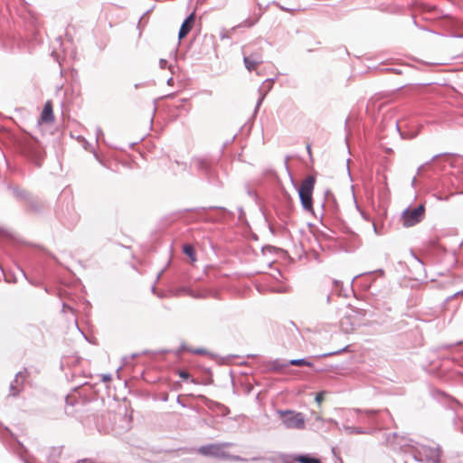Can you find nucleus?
I'll return each mask as SVG.
<instances>
[{"mask_svg": "<svg viewBox=\"0 0 463 463\" xmlns=\"http://www.w3.org/2000/svg\"><path fill=\"white\" fill-rule=\"evenodd\" d=\"M291 182L298 190L302 208L305 211L313 213V192L316 184V176L313 175H307L298 187H297L292 177Z\"/></svg>", "mask_w": 463, "mask_h": 463, "instance_id": "nucleus-1", "label": "nucleus"}, {"mask_svg": "<svg viewBox=\"0 0 463 463\" xmlns=\"http://www.w3.org/2000/svg\"><path fill=\"white\" fill-rule=\"evenodd\" d=\"M21 153L37 167L42 165L44 151L40 142L33 138H25L20 145Z\"/></svg>", "mask_w": 463, "mask_h": 463, "instance_id": "nucleus-2", "label": "nucleus"}, {"mask_svg": "<svg viewBox=\"0 0 463 463\" xmlns=\"http://www.w3.org/2000/svg\"><path fill=\"white\" fill-rule=\"evenodd\" d=\"M413 458L422 463H439L441 451L439 447L432 448L426 445H418L414 448Z\"/></svg>", "mask_w": 463, "mask_h": 463, "instance_id": "nucleus-3", "label": "nucleus"}, {"mask_svg": "<svg viewBox=\"0 0 463 463\" xmlns=\"http://www.w3.org/2000/svg\"><path fill=\"white\" fill-rule=\"evenodd\" d=\"M281 421L287 429H305V418L301 412L291 410L279 411Z\"/></svg>", "mask_w": 463, "mask_h": 463, "instance_id": "nucleus-4", "label": "nucleus"}, {"mask_svg": "<svg viewBox=\"0 0 463 463\" xmlns=\"http://www.w3.org/2000/svg\"><path fill=\"white\" fill-rule=\"evenodd\" d=\"M425 215V205L419 204L414 208L407 207L402 213V224L404 227H412L421 222Z\"/></svg>", "mask_w": 463, "mask_h": 463, "instance_id": "nucleus-5", "label": "nucleus"}, {"mask_svg": "<svg viewBox=\"0 0 463 463\" xmlns=\"http://www.w3.org/2000/svg\"><path fill=\"white\" fill-rule=\"evenodd\" d=\"M192 165H194L196 170L200 172L210 184H215L216 172L210 161L204 158H194L192 161Z\"/></svg>", "mask_w": 463, "mask_h": 463, "instance_id": "nucleus-6", "label": "nucleus"}, {"mask_svg": "<svg viewBox=\"0 0 463 463\" xmlns=\"http://www.w3.org/2000/svg\"><path fill=\"white\" fill-rule=\"evenodd\" d=\"M223 444H207L201 446L198 451L203 456L226 459L230 457V454L223 450Z\"/></svg>", "mask_w": 463, "mask_h": 463, "instance_id": "nucleus-7", "label": "nucleus"}, {"mask_svg": "<svg viewBox=\"0 0 463 463\" xmlns=\"http://www.w3.org/2000/svg\"><path fill=\"white\" fill-rule=\"evenodd\" d=\"M25 374L22 372H18L14 379L10 383L9 385V395L10 397L16 398L23 392L24 388Z\"/></svg>", "mask_w": 463, "mask_h": 463, "instance_id": "nucleus-8", "label": "nucleus"}, {"mask_svg": "<svg viewBox=\"0 0 463 463\" xmlns=\"http://www.w3.org/2000/svg\"><path fill=\"white\" fill-rule=\"evenodd\" d=\"M195 22V14L194 12L191 13L182 23L179 32L178 38L179 40L184 39L192 30Z\"/></svg>", "mask_w": 463, "mask_h": 463, "instance_id": "nucleus-9", "label": "nucleus"}, {"mask_svg": "<svg viewBox=\"0 0 463 463\" xmlns=\"http://www.w3.org/2000/svg\"><path fill=\"white\" fill-rule=\"evenodd\" d=\"M61 221L69 228L74 227L80 220V215L74 211L72 207L67 206V214L63 213L59 215Z\"/></svg>", "mask_w": 463, "mask_h": 463, "instance_id": "nucleus-10", "label": "nucleus"}, {"mask_svg": "<svg viewBox=\"0 0 463 463\" xmlns=\"http://www.w3.org/2000/svg\"><path fill=\"white\" fill-rule=\"evenodd\" d=\"M373 274H379L381 276H383L384 270L383 269H378L373 271L364 272V273L357 275L354 279H363L364 278V282H363V287L367 289L373 284V280L371 278Z\"/></svg>", "mask_w": 463, "mask_h": 463, "instance_id": "nucleus-11", "label": "nucleus"}, {"mask_svg": "<svg viewBox=\"0 0 463 463\" xmlns=\"http://www.w3.org/2000/svg\"><path fill=\"white\" fill-rule=\"evenodd\" d=\"M41 120L44 123H51L54 120L52 103L51 100L45 102L41 113Z\"/></svg>", "mask_w": 463, "mask_h": 463, "instance_id": "nucleus-12", "label": "nucleus"}, {"mask_svg": "<svg viewBox=\"0 0 463 463\" xmlns=\"http://www.w3.org/2000/svg\"><path fill=\"white\" fill-rule=\"evenodd\" d=\"M345 232L347 234V240L349 241V249L347 250H355L361 244L358 234L351 231L348 227L345 228Z\"/></svg>", "mask_w": 463, "mask_h": 463, "instance_id": "nucleus-13", "label": "nucleus"}, {"mask_svg": "<svg viewBox=\"0 0 463 463\" xmlns=\"http://www.w3.org/2000/svg\"><path fill=\"white\" fill-rule=\"evenodd\" d=\"M432 250L438 254H442L443 259H447L452 265H455L457 262L456 257L452 252L448 251L443 247L439 246L437 243H432Z\"/></svg>", "mask_w": 463, "mask_h": 463, "instance_id": "nucleus-14", "label": "nucleus"}, {"mask_svg": "<svg viewBox=\"0 0 463 463\" xmlns=\"http://www.w3.org/2000/svg\"><path fill=\"white\" fill-rule=\"evenodd\" d=\"M65 413L67 415H73L75 411L72 409L77 404H80V400L73 394H68L65 397Z\"/></svg>", "mask_w": 463, "mask_h": 463, "instance_id": "nucleus-15", "label": "nucleus"}, {"mask_svg": "<svg viewBox=\"0 0 463 463\" xmlns=\"http://www.w3.org/2000/svg\"><path fill=\"white\" fill-rule=\"evenodd\" d=\"M29 209L34 213H42L44 208V203L35 198L33 195L26 202Z\"/></svg>", "mask_w": 463, "mask_h": 463, "instance_id": "nucleus-16", "label": "nucleus"}, {"mask_svg": "<svg viewBox=\"0 0 463 463\" xmlns=\"http://www.w3.org/2000/svg\"><path fill=\"white\" fill-rule=\"evenodd\" d=\"M292 459L298 463H322L319 458L310 454H296L292 456Z\"/></svg>", "mask_w": 463, "mask_h": 463, "instance_id": "nucleus-17", "label": "nucleus"}, {"mask_svg": "<svg viewBox=\"0 0 463 463\" xmlns=\"http://www.w3.org/2000/svg\"><path fill=\"white\" fill-rule=\"evenodd\" d=\"M13 192L14 196L17 200L24 201L25 203L30 199V197L33 195L28 191L22 189L20 187L14 186L10 188Z\"/></svg>", "mask_w": 463, "mask_h": 463, "instance_id": "nucleus-18", "label": "nucleus"}, {"mask_svg": "<svg viewBox=\"0 0 463 463\" xmlns=\"http://www.w3.org/2000/svg\"><path fill=\"white\" fill-rule=\"evenodd\" d=\"M340 326L345 334H350L354 331L356 325L351 321V316H345L341 321Z\"/></svg>", "mask_w": 463, "mask_h": 463, "instance_id": "nucleus-19", "label": "nucleus"}, {"mask_svg": "<svg viewBox=\"0 0 463 463\" xmlns=\"http://www.w3.org/2000/svg\"><path fill=\"white\" fill-rule=\"evenodd\" d=\"M287 366H288V361L283 362L279 359H275L273 361H270L269 363L268 371L269 372H280L283 369H285Z\"/></svg>", "mask_w": 463, "mask_h": 463, "instance_id": "nucleus-20", "label": "nucleus"}, {"mask_svg": "<svg viewBox=\"0 0 463 463\" xmlns=\"http://www.w3.org/2000/svg\"><path fill=\"white\" fill-rule=\"evenodd\" d=\"M411 256L414 259V263L416 264L417 268H419L421 272L419 274V277L416 278V280H423L426 279V271L424 268V262L413 252L411 251Z\"/></svg>", "mask_w": 463, "mask_h": 463, "instance_id": "nucleus-21", "label": "nucleus"}, {"mask_svg": "<svg viewBox=\"0 0 463 463\" xmlns=\"http://www.w3.org/2000/svg\"><path fill=\"white\" fill-rule=\"evenodd\" d=\"M411 256L414 259V263L416 264L417 268H419L421 272L419 274V277L416 278V280H423L426 279V271L424 268V262L413 252L411 251Z\"/></svg>", "mask_w": 463, "mask_h": 463, "instance_id": "nucleus-22", "label": "nucleus"}, {"mask_svg": "<svg viewBox=\"0 0 463 463\" xmlns=\"http://www.w3.org/2000/svg\"><path fill=\"white\" fill-rule=\"evenodd\" d=\"M411 256L414 259V263L416 264L417 268H419L421 272L419 274V277L416 278V280H423L426 279V271L424 268V262L413 252L411 251Z\"/></svg>", "mask_w": 463, "mask_h": 463, "instance_id": "nucleus-23", "label": "nucleus"}, {"mask_svg": "<svg viewBox=\"0 0 463 463\" xmlns=\"http://www.w3.org/2000/svg\"><path fill=\"white\" fill-rule=\"evenodd\" d=\"M207 210H219V211H222L225 213H227L228 215L230 216H234V213L228 210L227 208L223 207V206H210V207H199V208H194V209H187L188 212H192V211H194V212H200V211H207Z\"/></svg>", "mask_w": 463, "mask_h": 463, "instance_id": "nucleus-24", "label": "nucleus"}, {"mask_svg": "<svg viewBox=\"0 0 463 463\" xmlns=\"http://www.w3.org/2000/svg\"><path fill=\"white\" fill-rule=\"evenodd\" d=\"M61 453V449L52 448L49 455L47 456V461L49 463H58L57 458L60 457Z\"/></svg>", "mask_w": 463, "mask_h": 463, "instance_id": "nucleus-25", "label": "nucleus"}, {"mask_svg": "<svg viewBox=\"0 0 463 463\" xmlns=\"http://www.w3.org/2000/svg\"><path fill=\"white\" fill-rule=\"evenodd\" d=\"M183 252L188 256L192 261H194L196 260V253L195 250L193 245L191 244H184L183 246Z\"/></svg>", "mask_w": 463, "mask_h": 463, "instance_id": "nucleus-26", "label": "nucleus"}, {"mask_svg": "<svg viewBox=\"0 0 463 463\" xmlns=\"http://www.w3.org/2000/svg\"><path fill=\"white\" fill-rule=\"evenodd\" d=\"M326 200H327V207L328 208H331L332 211L335 213L337 209V203H336V201L334 197V195L330 193V191H326Z\"/></svg>", "mask_w": 463, "mask_h": 463, "instance_id": "nucleus-27", "label": "nucleus"}, {"mask_svg": "<svg viewBox=\"0 0 463 463\" xmlns=\"http://www.w3.org/2000/svg\"><path fill=\"white\" fill-rule=\"evenodd\" d=\"M243 62H244L246 69L249 71H255L257 69V66L259 65L258 61H251V60H250V58H247L245 54L243 56Z\"/></svg>", "mask_w": 463, "mask_h": 463, "instance_id": "nucleus-28", "label": "nucleus"}, {"mask_svg": "<svg viewBox=\"0 0 463 463\" xmlns=\"http://www.w3.org/2000/svg\"><path fill=\"white\" fill-rule=\"evenodd\" d=\"M343 428L348 434H364V433H365L364 429L360 428V427H352V426L344 425Z\"/></svg>", "mask_w": 463, "mask_h": 463, "instance_id": "nucleus-29", "label": "nucleus"}, {"mask_svg": "<svg viewBox=\"0 0 463 463\" xmlns=\"http://www.w3.org/2000/svg\"><path fill=\"white\" fill-rule=\"evenodd\" d=\"M348 348V345L339 349V350H336V351H332V352H328V353H324V354H318L317 355L316 357L317 358H325V357H328V356H332V355H336V354H339L345 351H346Z\"/></svg>", "mask_w": 463, "mask_h": 463, "instance_id": "nucleus-30", "label": "nucleus"}, {"mask_svg": "<svg viewBox=\"0 0 463 463\" xmlns=\"http://www.w3.org/2000/svg\"><path fill=\"white\" fill-rule=\"evenodd\" d=\"M261 14H262L261 12H259L258 14H256L255 19L251 20V19L248 18V19L244 20L242 22V24H241V26H243V27H251V26H253L259 21V19L260 18Z\"/></svg>", "mask_w": 463, "mask_h": 463, "instance_id": "nucleus-31", "label": "nucleus"}, {"mask_svg": "<svg viewBox=\"0 0 463 463\" xmlns=\"http://www.w3.org/2000/svg\"><path fill=\"white\" fill-rule=\"evenodd\" d=\"M177 374L180 378H182L183 380H189L191 379V382L194 383H199L198 381H196L195 379L194 378H191V375L190 373L186 371V370H178L177 371Z\"/></svg>", "mask_w": 463, "mask_h": 463, "instance_id": "nucleus-32", "label": "nucleus"}, {"mask_svg": "<svg viewBox=\"0 0 463 463\" xmlns=\"http://www.w3.org/2000/svg\"><path fill=\"white\" fill-rule=\"evenodd\" d=\"M463 194V192H456V193H450L449 195L447 196H442V194L440 193H435L433 194V196L439 200V201H449V198L455 194Z\"/></svg>", "mask_w": 463, "mask_h": 463, "instance_id": "nucleus-33", "label": "nucleus"}, {"mask_svg": "<svg viewBox=\"0 0 463 463\" xmlns=\"http://www.w3.org/2000/svg\"><path fill=\"white\" fill-rule=\"evenodd\" d=\"M307 364V358L291 359L288 361V365L293 366H305Z\"/></svg>", "mask_w": 463, "mask_h": 463, "instance_id": "nucleus-34", "label": "nucleus"}, {"mask_svg": "<svg viewBox=\"0 0 463 463\" xmlns=\"http://www.w3.org/2000/svg\"><path fill=\"white\" fill-rule=\"evenodd\" d=\"M247 58H250L251 61H258L259 64L262 63V56L258 52H252L249 55H246Z\"/></svg>", "mask_w": 463, "mask_h": 463, "instance_id": "nucleus-35", "label": "nucleus"}, {"mask_svg": "<svg viewBox=\"0 0 463 463\" xmlns=\"http://www.w3.org/2000/svg\"><path fill=\"white\" fill-rule=\"evenodd\" d=\"M205 373H207V377L203 381V383L205 385L211 384L213 383V377H212V371L210 368L205 369Z\"/></svg>", "mask_w": 463, "mask_h": 463, "instance_id": "nucleus-36", "label": "nucleus"}, {"mask_svg": "<svg viewBox=\"0 0 463 463\" xmlns=\"http://www.w3.org/2000/svg\"><path fill=\"white\" fill-rule=\"evenodd\" d=\"M216 406L220 409L222 416H227L230 413V409L225 405L216 402Z\"/></svg>", "mask_w": 463, "mask_h": 463, "instance_id": "nucleus-37", "label": "nucleus"}, {"mask_svg": "<svg viewBox=\"0 0 463 463\" xmlns=\"http://www.w3.org/2000/svg\"><path fill=\"white\" fill-rule=\"evenodd\" d=\"M384 71H391V72H393L396 74H403L404 73V70L402 68H399V67H387L384 69Z\"/></svg>", "mask_w": 463, "mask_h": 463, "instance_id": "nucleus-38", "label": "nucleus"}, {"mask_svg": "<svg viewBox=\"0 0 463 463\" xmlns=\"http://www.w3.org/2000/svg\"><path fill=\"white\" fill-rule=\"evenodd\" d=\"M265 96H266V93H260V97H259V99L257 100V104H256L255 110H254L255 113H257V111L259 110V108L262 104V102H263V100L265 99Z\"/></svg>", "mask_w": 463, "mask_h": 463, "instance_id": "nucleus-39", "label": "nucleus"}, {"mask_svg": "<svg viewBox=\"0 0 463 463\" xmlns=\"http://www.w3.org/2000/svg\"><path fill=\"white\" fill-rule=\"evenodd\" d=\"M326 392H319L316 394L315 401L317 403H321L324 401Z\"/></svg>", "mask_w": 463, "mask_h": 463, "instance_id": "nucleus-40", "label": "nucleus"}, {"mask_svg": "<svg viewBox=\"0 0 463 463\" xmlns=\"http://www.w3.org/2000/svg\"><path fill=\"white\" fill-rule=\"evenodd\" d=\"M189 351L192 352L193 354H209V352L206 349H203V348H197V349L189 350Z\"/></svg>", "mask_w": 463, "mask_h": 463, "instance_id": "nucleus-41", "label": "nucleus"}, {"mask_svg": "<svg viewBox=\"0 0 463 463\" xmlns=\"http://www.w3.org/2000/svg\"><path fill=\"white\" fill-rule=\"evenodd\" d=\"M461 344V342H456V343H453V344H446V345H440V349H450V348H453L454 346H457V345H459Z\"/></svg>", "mask_w": 463, "mask_h": 463, "instance_id": "nucleus-42", "label": "nucleus"}, {"mask_svg": "<svg viewBox=\"0 0 463 463\" xmlns=\"http://www.w3.org/2000/svg\"><path fill=\"white\" fill-rule=\"evenodd\" d=\"M111 379H112V376L109 373H104L101 375V381L104 383H109L111 381Z\"/></svg>", "mask_w": 463, "mask_h": 463, "instance_id": "nucleus-43", "label": "nucleus"}, {"mask_svg": "<svg viewBox=\"0 0 463 463\" xmlns=\"http://www.w3.org/2000/svg\"><path fill=\"white\" fill-rule=\"evenodd\" d=\"M412 272L415 276V279L419 277V274L421 272V270L417 268L416 264H411Z\"/></svg>", "mask_w": 463, "mask_h": 463, "instance_id": "nucleus-44", "label": "nucleus"}, {"mask_svg": "<svg viewBox=\"0 0 463 463\" xmlns=\"http://www.w3.org/2000/svg\"><path fill=\"white\" fill-rule=\"evenodd\" d=\"M246 193L250 197H254V198L258 197L257 193L253 192L249 186H246Z\"/></svg>", "mask_w": 463, "mask_h": 463, "instance_id": "nucleus-45", "label": "nucleus"}, {"mask_svg": "<svg viewBox=\"0 0 463 463\" xmlns=\"http://www.w3.org/2000/svg\"><path fill=\"white\" fill-rule=\"evenodd\" d=\"M156 102H157V99H154V101H153V104H154V108H153V115H155V114H156V109H157V103H156ZM153 120H154V116H152V118H150V123H151V124L153 123Z\"/></svg>", "mask_w": 463, "mask_h": 463, "instance_id": "nucleus-46", "label": "nucleus"}, {"mask_svg": "<svg viewBox=\"0 0 463 463\" xmlns=\"http://www.w3.org/2000/svg\"><path fill=\"white\" fill-rule=\"evenodd\" d=\"M237 210H238V213H239V220L242 221V218L245 215V213H244V210H243L242 206H239Z\"/></svg>", "mask_w": 463, "mask_h": 463, "instance_id": "nucleus-47", "label": "nucleus"}, {"mask_svg": "<svg viewBox=\"0 0 463 463\" xmlns=\"http://www.w3.org/2000/svg\"><path fill=\"white\" fill-rule=\"evenodd\" d=\"M274 80L275 79H267L263 81V83H269V86H268V91L270 90V89L272 88V85L274 83Z\"/></svg>", "mask_w": 463, "mask_h": 463, "instance_id": "nucleus-48", "label": "nucleus"}, {"mask_svg": "<svg viewBox=\"0 0 463 463\" xmlns=\"http://www.w3.org/2000/svg\"><path fill=\"white\" fill-rule=\"evenodd\" d=\"M228 458H231L235 461H246L247 460V459L241 458V456H232V455H230V457Z\"/></svg>", "mask_w": 463, "mask_h": 463, "instance_id": "nucleus-49", "label": "nucleus"}, {"mask_svg": "<svg viewBox=\"0 0 463 463\" xmlns=\"http://www.w3.org/2000/svg\"><path fill=\"white\" fill-rule=\"evenodd\" d=\"M319 234L324 239H326V240H331L332 239V236L329 233L326 232L321 231V232H319Z\"/></svg>", "mask_w": 463, "mask_h": 463, "instance_id": "nucleus-50", "label": "nucleus"}, {"mask_svg": "<svg viewBox=\"0 0 463 463\" xmlns=\"http://www.w3.org/2000/svg\"><path fill=\"white\" fill-rule=\"evenodd\" d=\"M168 61L165 59H160L159 65L162 69H165Z\"/></svg>", "mask_w": 463, "mask_h": 463, "instance_id": "nucleus-51", "label": "nucleus"}, {"mask_svg": "<svg viewBox=\"0 0 463 463\" xmlns=\"http://www.w3.org/2000/svg\"><path fill=\"white\" fill-rule=\"evenodd\" d=\"M69 309L70 311L73 312V309L72 307H71L70 306H68L66 303H62V312H66V310Z\"/></svg>", "mask_w": 463, "mask_h": 463, "instance_id": "nucleus-52", "label": "nucleus"}, {"mask_svg": "<svg viewBox=\"0 0 463 463\" xmlns=\"http://www.w3.org/2000/svg\"><path fill=\"white\" fill-rule=\"evenodd\" d=\"M457 296H463V289L459 290V291L456 292L455 294L451 295L450 297H449L448 300L449 299H452V298H454Z\"/></svg>", "mask_w": 463, "mask_h": 463, "instance_id": "nucleus-53", "label": "nucleus"}, {"mask_svg": "<svg viewBox=\"0 0 463 463\" xmlns=\"http://www.w3.org/2000/svg\"><path fill=\"white\" fill-rule=\"evenodd\" d=\"M186 100H187V99H180V102H181V103H180L179 105H177V106H176V109H184V104H183V103H184V102H185Z\"/></svg>", "mask_w": 463, "mask_h": 463, "instance_id": "nucleus-54", "label": "nucleus"}, {"mask_svg": "<svg viewBox=\"0 0 463 463\" xmlns=\"http://www.w3.org/2000/svg\"><path fill=\"white\" fill-rule=\"evenodd\" d=\"M96 133H97V139L99 137V136H103L102 129L99 127L97 128Z\"/></svg>", "mask_w": 463, "mask_h": 463, "instance_id": "nucleus-55", "label": "nucleus"}, {"mask_svg": "<svg viewBox=\"0 0 463 463\" xmlns=\"http://www.w3.org/2000/svg\"><path fill=\"white\" fill-rule=\"evenodd\" d=\"M283 194H284V196H285V198L287 199V201H288V203H290V201H291V197H290L289 194H288L287 191H283Z\"/></svg>", "mask_w": 463, "mask_h": 463, "instance_id": "nucleus-56", "label": "nucleus"}, {"mask_svg": "<svg viewBox=\"0 0 463 463\" xmlns=\"http://www.w3.org/2000/svg\"><path fill=\"white\" fill-rule=\"evenodd\" d=\"M378 411H374V410H368V411H365V413H367L368 415L370 416H373V415H375Z\"/></svg>", "mask_w": 463, "mask_h": 463, "instance_id": "nucleus-57", "label": "nucleus"}, {"mask_svg": "<svg viewBox=\"0 0 463 463\" xmlns=\"http://www.w3.org/2000/svg\"><path fill=\"white\" fill-rule=\"evenodd\" d=\"M20 459L23 461V463H32L28 458L21 456Z\"/></svg>", "mask_w": 463, "mask_h": 463, "instance_id": "nucleus-58", "label": "nucleus"}, {"mask_svg": "<svg viewBox=\"0 0 463 463\" xmlns=\"http://www.w3.org/2000/svg\"><path fill=\"white\" fill-rule=\"evenodd\" d=\"M144 86H146V83H145V82H142V83H136V84L134 85L135 89H138V88H140V87H144Z\"/></svg>", "mask_w": 463, "mask_h": 463, "instance_id": "nucleus-59", "label": "nucleus"}, {"mask_svg": "<svg viewBox=\"0 0 463 463\" xmlns=\"http://www.w3.org/2000/svg\"><path fill=\"white\" fill-rule=\"evenodd\" d=\"M305 366L313 367L314 364L312 362H310L308 359H307V364H305Z\"/></svg>", "mask_w": 463, "mask_h": 463, "instance_id": "nucleus-60", "label": "nucleus"}, {"mask_svg": "<svg viewBox=\"0 0 463 463\" xmlns=\"http://www.w3.org/2000/svg\"><path fill=\"white\" fill-rule=\"evenodd\" d=\"M175 96V93H171V94H167V95L164 96V98L173 99Z\"/></svg>", "mask_w": 463, "mask_h": 463, "instance_id": "nucleus-61", "label": "nucleus"}, {"mask_svg": "<svg viewBox=\"0 0 463 463\" xmlns=\"http://www.w3.org/2000/svg\"><path fill=\"white\" fill-rule=\"evenodd\" d=\"M269 230L270 231L271 233H275V229L270 223L269 224Z\"/></svg>", "mask_w": 463, "mask_h": 463, "instance_id": "nucleus-62", "label": "nucleus"}, {"mask_svg": "<svg viewBox=\"0 0 463 463\" xmlns=\"http://www.w3.org/2000/svg\"><path fill=\"white\" fill-rule=\"evenodd\" d=\"M307 151L308 155L311 156V146L309 144L307 145Z\"/></svg>", "mask_w": 463, "mask_h": 463, "instance_id": "nucleus-63", "label": "nucleus"}, {"mask_svg": "<svg viewBox=\"0 0 463 463\" xmlns=\"http://www.w3.org/2000/svg\"><path fill=\"white\" fill-rule=\"evenodd\" d=\"M173 80H173V78H172V77H170V78L167 80V84H168V85H172V84H173Z\"/></svg>", "mask_w": 463, "mask_h": 463, "instance_id": "nucleus-64", "label": "nucleus"}]
</instances>
